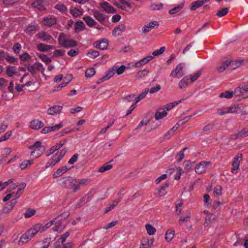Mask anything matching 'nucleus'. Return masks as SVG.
Wrapping results in <instances>:
<instances>
[{
	"mask_svg": "<svg viewBox=\"0 0 248 248\" xmlns=\"http://www.w3.org/2000/svg\"><path fill=\"white\" fill-rule=\"evenodd\" d=\"M70 168H68L66 166H63L61 168L57 170L55 172L53 175L54 178H58L60 176H62L64 173L66 172L68 170H70Z\"/></svg>",
	"mask_w": 248,
	"mask_h": 248,
	"instance_id": "nucleus-19",
	"label": "nucleus"
},
{
	"mask_svg": "<svg viewBox=\"0 0 248 248\" xmlns=\"http://www.w3.org/2000/svg\"><path fill=\"white\" fill-rule=\"evenodd\" d=\"M85 29V25L81 21H77L75 25V30L76 32L83 31Z\"/></svg>",
	"mask_w": 248,
	"mask_h": 248,
	"instance_id": "nucleus-36",
	"label": "nucleus"
},
{
	"mask_svg": "<svg viewBox=\"0 0 248 248\" xmlns=\"http://www.w3.org/2000/svg\"><path fill=\"white\" fill-rule=\"evenodd\" d=\"M161 108H159L155 113V120H158L165 117L167 114V112L166 110H164L161 112L160 110H161Z\"/></svg>",
	"mask_w": 248,
	"mask_h": 248,
	"instance_id": "nucleus-38",
	"label": "nucleus"
},
{
	"mask_svg": "<svg viewBox=\"0 0 248 248\" xmlns=\"http://www.w3.org/2000/svg\"><path fill=\"white\" fill-rule=\"evenodd\" d=\"M163 7V4L161 3H160L159 4H152L150 6L151 9L153 10H159L161 9Z\"/></svg>",
	"mask_w": 248,
	"mask_h": 248,
	"instance_id": "nucleus-61",
	"label": "nucleus"
},
{
	"mask_svg": "<svg viewBox=\"0 0 248 248\" xmlns=\"http://www.w3.org/2000/svg\"><path fill=\"white\" fill-rule=\"evenodd\" d=\"M69 236V233L68 232H66L61 236L60 238L58 239V242L63 244Z\"/></svg>",
	"mask_w": 248,
	"mask_h": 248,
	"instance_id": "nucleus-57",
	"label": "nucleus"
},
{
	"mask_svg": "<svg viewBox=\"0 0 248 248\" xmlns=\"http://www.w3.org/2000/svg\"><path fill=\"white\" fill-rule=\"evenodd\" d=\"M12 134V131H9L5 133L0 138V142L5 141L8 140Z\"/></svg>",
	"mask_w": 248,
	"mask_h": 248,
	"instance_id": "nucleus-63",
	"label": "nucleus"
},
{
	"mask_svg": "<svg viewBox=\"0 0 248 248\" xmlns=\"http://www.w3.org/2000/svg\"><path fill=\"white\" fill-rule=\"evenodd\" d=\"M158 24L156 21L151 22L145 25L142 28V31L143 33H147L150 31L155 27H158Z\"/></svg>",
	"mask_w": 248,
	"mask_h": 248,
	"instance_id": "nucleus-15",
	"label": "nucleus"
},
{
	"mask_svg": "<svg viewBox=\"0 0 248 248\" xmlns=\"http://www.w3.org/2000/svg\"><path fill=\"white\" fill-rule=\"evenodd\" d=\"M125 26L124 24H121L116 26L112 31V35L115 36H118L125 31Z\"/></svg>",
	"mask_w": 248,
	"mask_h": 248,
	"instance_id": "nucleus-18",
	"label": "nucleus"
},
{
	"mask_svg": "<svg viewBox=\"0 0 248 248\" xmlns=\"http://www.w3.org/2000/svg\"><path fill=\"white\" fill-rule=\"evenodd\" d=\"M91 13L93 17L98 21L101 24L104 25L107 18V16L101 13L100 11L93 9L91 10Z\"/></svg>",
	"mask_w": 248,
	"mask_h": 248,
	"instance_id": "nucleus-8",
	"label": "nucleus"
},
{
	"mask_svg": "<svg viewBox=\"0 0 248 248\" xmlns=\"http://www.w3.org/2000/svg\"><path fill=\"white\" fill-rule=\"evenodd\" d=\"M62 109V107L61 106H54L50 108L47 110V113L49 115H56L59 114Z\"/></svg>",
	"mask_w": 248,
	"mask_h": 248,
	"instance_id": "nucleus-21",
	"label": "nucleus"
},
{
	"mask_svg": "<svg viewBox=\"0 0 248 248\" xmlns=\"http://www.w3.org/2000/svg\"><path fill=\"white\" fill-rule=\"evenodd\" d=\"M222 187L220 185L216 186L214 188L213 195L215 197H218L222 194Z\"/></svg>",
	"mask_w": 248,
	"mask_h": 248,
	"instance_id": "nucleus-47",
	"label": "nucleus"
},
{
	"mask_svg": "<svg viewBox=\"0 0 248 248\" xmlns=\"http://www.w3.org/2000/svg\"><path fill=\"white\" fill-rule=\"evenodd\" d=\"M31 6L39 10H44L45 9V0H36L32 3Z\"/></svg>",
	"mask_w": 248,
	"mask_h": 248,
	"instance_id": "nucleus-22",
	"label": "nucleus"
},
{
	"mask_svg": "<svg viewBox=\"0 0 248 248\" xmlns=\"http://www.w3.org/2000/svg\"><path fill=\"white\" fill-rule=\"evenodd\" d=\"M185 67L184 63H180L177 65L175 69L172 70L170 76L174 78H180L185 75L184 69Z\"/></svg>",
	"mask_w": 248,
	"mask_h": 248,
	"instance_id": "nucleus-4",
	"label": "nucleus"
},
{
	"mask_svg": "<svg viewBox=\"0 0 248 248\" xmlns=\"http://www.w3.org/2000/svg\"><path fill=\"white\" fill-rule=\"evenodd\" d=\"M33 159L25 160L19 165V167L22 170H24L28 169V167L32 165L33 164Z\"/></svg>",
	"mask_w": 248,
	"mask_h": 248,
	"instance_id": "nucleus-32",
	"label": "nucleus"
},
{
	"mask_svg": "<svg viewBox=\"0 0 248 248\" xmlns=\"http://www.w3.org/2000/svg\"><path fill=\"white\" fill-rule=\"evenodd\" d=\"M209 0H202L194 1L192 3L190 9L192 11L195 10L196 9L207 2Z\"/></svg>",
	"mask_w": 248,
	"mask_h": 248,
	"instance_id": "nucleus-28",
	"label": "nucleus"
},
{
	"mask_svg": "<svg viewBox=\"0 0 248 248\" xmlns=\"http://www.w3.org/2000/svg\"><path fill=\"white\" fill-rule=\"evenodd\" d=\"M63 126L62 123H60L55 125L45 127L42 130V133H47L51 131H54L60 129Z\"/></svg>",
	"mask_w": 248,
	"mask_h": 248,
	"instance_id": "nucleus-14",
	"label": "nucleus"
},
{
	"mask_svg": "<svg viewBox=\"0 0 248 248\" xmlns=\"http://www.w3.org/2000/svg\"><path fill=\"white\" fill-rule=\"evenodd\" d=\"M99 52L96 50H90L88 52L87 55L91 58L94 59L99 55Z\"/></svg>",
	"mask_w": 248,
	"mask_h": 248,
	"instance_id": "nucleus-53",
	"label": "nucleus"
},
{
	"mask_svg": "<svg viewBox=\"0 0 248 248\" xmlns=\"http://www.w3.org/2000/svg\"><path fill=\"white\" fill-rule=\"evenodd\" d=\"M242 63V61H232L230 64V67L232 69H235L237 67H240Z\"/></svg>",
	"mask_w": 248,
	"mask_h": 248,
	"instance_id": "nucleus-60",
	"label": "nucleus"
},
{
	"mask_svg": "<svg viewBox=\"0 0 248 248\" xmlns=\"http://www.w3.org/2000/svg\"><path fill=\"white\" fill-rule=\"evenodd\" d=\"M99 7L108 14H114L116 12V10L107 1L100 3Z\"/></svg>",
	"mask_w": 248,
	"mask_h": 248,
	"instance_id": "nucleus-11",
	"label": "nucleus"
},
{
	"mask_svg": "<svg viewBox=\"0 0 248 248\" xmlns=\"http://www.w3.org/2000/svg\"><path fill=\"white\" fill-rule=\"evenodd\" d=\"M168 185V183H167L162 185L160 189L158 190V194L160 196H164L167 193V188Z\"/></svg>",
	"mask_w": 248,
	"mask_h": 248,
	"instance_id": "nucleus-45",
	"label": "nucleus"
},
{
	"mask_svg": "<svg viewBox=\"0 0 248 248\" xmlns=\"http://www.w3.org/2000/svg\"><path fill=\"white\" fill-rule=\"evenodd\" d=\"M95 74V69L94 68H91L87 69L85 72V76L87 78H92Z\"/></svg>",
	"mask_w": 248,
	"mask_h": 248,
	"instance_id": "nucleus-50",
	"label": "nucleus"
},
{
	"mask_svg": "<svg viewBox=\"0 0 248 248\" xmlns=\"http://www.w3.org/2000/svg\"><path fill=\"white\" fill-rule=\"evenodd\" d=\"M242 158V154H239L235 156L234 160L232 163V172L236 174L238 172V170L240 166V160Z\"/></svg>",
	"mask_w": 248,
	"mask_h": 248,
	"instance_id": "nucleus-9",
	"label": "nucleus"
},
{
	"mask_svg": "<svg viewBox=\"0 0 248 248\" xmlns=\"http://www.w3.org/2000/svg\"><path fill=\"white\" fill-rule=\"evenodd\" d=\"M41 224L37 223L33 226L27 232L32 238L38 232H41Z\"/></svg>",
	"mask_w": 248,
	"mask_h": 248,
	"instance_id": "nucleus-13",
	"label": "nucleus"
},
{
	"mask_svg": "<svg viewBox=\"0 0 248 248\" xmlns=\"http://www.w3.org/2000/svg\"><path fill=\"white\" fill-rule=\"evenodd\" d=\"M29 148L31 150V155L34 158L40 156L45 151V147L42 145L41 141H37L32 145L30 146Z\"/></svg>",
	"mask_w": 248,
	"mask_h": 248,
	"instance_id": "nucleus-1",
	"label": "nucleus"
},
{
	"mask_svg": "<svg viewBox=\"0 0 248 248\" xmlns=\"http://www.w3.org/2000/svg\"><path fill=\"white\" fill-rule=\"evenodd\" d=\"M153 243V239L144 238L141 240L140 248H151Z\"/></svg>",
	"mask_w": 248,
	"mask_h": 248,
	"instance_id": "nucleus-23",
	"label": "nucleus"
},
{
	"mask_svg": "<svg viewBox=\"0 0 248 248\" xmlns=\"http://www.w3.org/2000/svg\"><path fill=\"white\" fill-rule=\"evenodd\" d=\"M39 57L44 62H46V64H49L51 62V59L45 54H40Z\"/></svg>",
	"mask_w": 248,
	"mask_h": 248,
	"instance_id": "nucleus-55",
	"label": "nucleus"
},
{
	"mask_svg": "<svg viewBox=\"0 0 248 248\" xmlns=\"http://www.w3.org/2000/svg\"><path fill=\"white\" fill-rule=\"evenodd\" d=\"M232 63V61L227 59L221 62L217 66V69L219 73H222L224 72L230 64Z\"/></svg>",
	"mask_w": 248,
	"mask_h": 248,
	"instance_id": "nucleus-12",
	"label": "nucleus"
},
{
	"mask_svg": "<svg viewBox=\"0 0 248 248\" xmlns=\"http://www.w3.org/2000/svg\"><path fill=\"white\" fill-rule=\"evenodd\" d=\"M112 168V165L109 164V162L104 164L102 166L99 168L98 172H104L107 170H110Z\"/></svg>",
	"mask_w": 248,
	"mask_h": 248,
	"instance_id": "nucleus-42",
	"label": "nucleus"
},
{
	"mask_svg": "<svg viewBox=\"0 0 248 248\" xmlns=\"http://www.w3.org/2000/svg\"><path fill=\"white\" fill-rule=\"evenodd\" d=\"M83 20L87 25L90 27H93L97 25V22L91 17L89 16H84Z\"/></svg>",
	"mask_w": 248,
	"mask_h": 248,
	"instance_id": "nucleus-34",
	"label": "nucleus"
},
{
	"mask_svg": "<svg viewBox=\"0 0 248 248\" xmlns=\"http://www.w3.org/2000/svg\"><path fill=\"white\" fill-rule=\"evenodd\" d=\"M83 10L77 8L70 9V14L75 17H78L82 14Z\"/></svg>",
	"mask_w": 248,
	"mask_h": 248,
	"instance_id": "nucleus-41",
	"label": "nucleus"
},
{
	"mask_svg": "<svg viewBox=\"0 0 248 248\" xmlns=\"http://www.w3.org/2000/svg\"><path fill=\"white\" fill-rule=\"evenodd\" d=\"M60 160V158L58 157V154H56L48 161L46 165L45 168L47 169L50 167H53L59 163Z\"/></svg>",
	"mask_w": 248,
	"mask_h": 248,
	"instance_id": "nucleus-17",
	"label": "nucleus"
},
{
	"mask_svg": "<svg viewBox=\"0 0 248 248\" xmlns=\"http://www.w3.org/2000/svg\"><path fill=\"white\" fill-rule=\"evenodd\" d=\"M114 68V70L118 75L122 74L124 71L125 69V66L124 65H121L120 67L117 68L115 67Z\"/></svg>",
	"mask_w": 248,
	"mask_h": 248,
	"instance_id": "nucleus-64",
	"label": "nucleus"
},
{
	"mask_svg": "<svg viewBox=\"0 0 248 248\" xmlns=\"http://www.w3.org/2000/svg\"><path fill=\"white\" fill-rule=\"evenodd\" d=\"M228 11L229 10L228 8H223L221 10L218 11L217 15L219 17L223 16L228 13Z\"/></svg>",
	"mask_w": 248,
	"mask_h": 248,
	"instance_id": "nucleus-56",
	"label": "nucleus"
},
{
	"mask_svg": "<svg viewBox=\"0 0 248 248\" xmlns=\"http://www.w3.org/2000/svg\"><path fill=\"white\" fill-rule=\"evenodd\" d=\"M44 126L43 123L38 120H34L31 121L30 124V127L33 129L38 130Z\"/></svg>",
	"mask_w": 248,
	"mask_h": 248,
	"instance_id": "nucleus-20",
	"label": "nucleus"
},
{
	"mask_svg": "<svg viewBox=\"0 0 248 248\" xmlns=\"http://www.w3.org/2000/svg\"><path fill=\"white\" fill-rule=\"evenodd\" d=\"M53 48L54 46H53L46 45L43 43H40L37 46V49L42 52H46Z\"/></svg>",
	"mask_w": 248,
	"mask_h": 248,
	"instance_id": "nucleus-29",
	"label": "nucleus"
},
{
	"mask_svg": "<svg viewBox=\"0 0 248 248\" xmlns=\"http://www.w3.org/2000/svg\"><path fill=\"white\" fill-rule=\"evenodd\" d=\"M212 164L210 161H202L197 164L195 171L197 174H202L204 173L208 167Z\"/></svg>",
	"mask_w": 248,
	"mask_h": 248,
	"instance_id": "nucleus-5",
	"label": "nucleus"
},
{
	"mask_svg": "<svg viewBox=\"0 0 248 248\" xmlns=\"http://www.w3.org/2000/svg\"><path fill=\"white\" fill-rule=\"evenodd\" d=\"M149 92V89H146L141 94L137 97L135 96V104H137L141 99H143Z\"/></svg>",
	"mask_w": 248,
	"mask_h": 248,
	"instance_id": "nucleus-43",
	"label": "nucleus"
},
{
	"mask_svg": "<svg viewBox=\"0 0 248 248\" xmlns=\"http://www.w3.org/2000/svg\"><path fill=\"white\" fill-rule=\"evenodd\" d=\"M174 231L173 230H168L166 232L165 239L166 240L170 242V241L174 237Z\"/></svg>",
	"mask_w": 248,
	"mask_h": 248,
	"instance_id": "nucleus-46",
	"label": "nucleus"
},
{
	"mask_svg": "<svg viewBox=\"0 0 248 248\" xmlns=\"http://www.w3.org/2000/svg\"><path fill=\"white\" fill-rule=\"evenodd\" d=\"M145 229L148 234L150 235L154 234L156 231L155 228L149 224H147L145 225Z\"/></svg>",
	"mask_w": 248,
	"mask_h": 248,
	"instance_id": "nucleus-44",
	"label": "nucleus"
},
{
	"mask_svg": "<svg viewBox=\"0 0 248 248\" xmlns=\"http://www.w3.org/2000/svg\"><path fill=\"white\" fill-rule=\"evenodd\" d=\"M233 95V92L232 91H226L224 93H222L220 94V97L221 98H231L232 97Z\"/></svg>",
	"mask_w": 248,
	"mask_h": 248,
	"instance_id": "nucleus-48",
	"label": "nucleus"
},
{
	"mask_svg": "<svg viewBox=\"0 0 248 248\" xmlns=\"http://www.w3.org/2000/svg\"><path fill=\"white\" fill-rule=\"evenodd\" d=\"M16 67L15 66H8L6 70V74L9 77H12L16 73Z\"/></svg>",
	"mask_w": 248,
	"mask_h": 248,
	"instance_id": "nucleus-35",
	"label": "nucleus"
},
{
	"mask_svg": "<svg viewBox=\"0 0 248 248\" xmlns=\"http://www.w3.org/2000/svg\"><path fill=\"white\" fill-rule=\"evenodd\" d=\"M90 182L88 179H74L72 185L71 189L73 192H76L79 190L82 186H86Z\"/></svg>",
	"mask_w": 248,
	"mask_h": 248,
	"instance_id": "nucleus-3",
	"label": "nucleus"
},
{
	"mask_svg": "<svg viewBox=\"0 0 248 248\" xmlns=\"http://www.w3.org/2000/svg\"><path fill=\"white\" fill-rule=\"evenodd\" d=\"M17 201L16 199H12L10 202L7 203L3 207L2 212L3 214H9L13 210L14 206L17 203Z\"/></svg>",
	"mask_w": 248,
	"mask_h": 248,
	"instance_id": "nucleus-10",
	"label": "nucleus"
},
{
	"mask_svg": "<svg viewBox=\"0 0 248 248\" xmlns=\"http://www.w3.org/2000/svg\"><path fill=\"white\" fill-rule=\"evenodd\" d=\"M37 35L38 38L43 41H48L52 38L51 35L48 34L45 31H41L39 32L37 34Z\"/></svg>",
	"mask_w": 248,
	"mask_h": 248,
	"instance_id": "nucleus-24",
	"label": "nucleus"
},
{
	"mask_svg": "<svg viewBox=\"0 0 248 248\" xmlns=\"http://www.w3.org/2000/svg\"><path fill=\"white\" fill-rule=\"evenodd\" d=\"M240 92L244 97H248V82L239 88Z\"/></svg>",
	"mask_w": 248,
	"mask_h": 248,
	"instance_id": "nucleus-40",
	"label": "nucleus"
},
{
	"mask_svg": "<svg viewBox=\"0 0 248 248\" xmlns=\"http://www.w3.org/2000/svg\"><path fill=\"white\" fill-rule=\"evenodd\" d=\"M44 21L45 22L44 24L47 26H52L56 24L57 20L56 18L54 17H46L44 18Z\"/></svg>",
	"mask_w": 248,
	"mask_h": 248,
	"instance_id": "nucleus-33",
	"label": "nucleus"
},
{
	"mask_svg": "<svg viewBox=\"0 0 248 248\" xmlns=\"http://www.w3.org/2000/svg\"><path fill=\"white\" fill-rule=\"evenodd\" d=\"M148 73V71L146 69L139 71L136 75L137 78H140L145 76Z\"/></svg>",
	"mask_w": 248,
	"mask_h": 248,
	"instance_id": "nucleus-59",
	"label": "nucleus"
},
{
	"mask_svg": "<svg viewBox=\"0 0 248 248\" xmlns=\"http://www.w3.org/2000/svg\"><path fill=\"white\" fill-rule=\"evenodd\" d=\"M108 42L107 40L103 39L99 41H96L94 43L93 46L96 47L100 49L104 50L106 49L108 46Z\"/></svg>",
	"mask_w": 248,
	"mask_h": 248,
	"instance_id": "nucleus-16",
	"label": "nucleus"
},
{
	"mask_svg": "<svg viewBox=\"0 0 248 248\" xmlns=\"http://www.w3.org/2000/svg\"><path fill=\"white\" fill-rule=\"evenodd\" d=\"M190 216H191V214H190V212L187 211L186 216V217H180L179 221V223H180V222L181 221L188 222L190 220Z\"/></svg>",
	"mask_w": 248,
	"mask_h": 248,
	"instance_id": "nucleus-58",
	"label": "nucleus"
},
{
	"mask_svg": "<svg viewBox=\"0 0 248 248\" xmlns=\"http://www.w3.org/2000/svg\"><path fill=\"white\" fill-rule=\"evenodd\" d=\"M5 59H6V61L12 63H14L17 60L16 58H15L12 56L10 55L7 53H6V57L5 58Z\"/></svg>",
	"mask_w": 248,
	"mask_h": 248,
	"instance_id": "nucleus-62",
	"label": "nucleus"
},
{
	"mask_svg": "<svg viewBox=\"0 0 248 248\" xmlns=\"http://www.w3.org/2000/svg\"><path fill=\"white\" fill-rule=\"evenodd\" d=\"M183 5L181 4L176 7H175L174 8L170 9L169 11V13L170 15H173V14H176V13H178L183 8Z\"/></svg>",
	"mask_w": 248,
	"mask_h": 248,
	"instance_id": "nucleus-54",
	"label": "nucleus"
},
{
	"mask_svg": "<svg viewBox=\"0 0 248 248\" xmlns=\"http://www.w3.org/2000/svg\"><path fill=\"white\" fill-rule=\"evenodd\" d=\"M13 179H10L8 180L7 181L3 182L2 181L0 182V191L4 189L6 186L9 185L10 184L12 183L13 182Z\"/></svg>",
	"mask_w": 248,
	"mask_h": 248,
	"instance_id": "nucleus-49",
	"label": "nucleus"
},
{
	"mask_svg": "<svg viewBox=\"0 0 248 248\" xmlns=\"http://www.w3.org/2000/svg\"><path fill=\"white\" fill-rule=\"evenodd\" d=\"M62 215H60L58 217L53 219V225H54L53 227V231L60 233L64 229V227L62 224Z\"/></svg>",
	"mask_w": 248,
	"mask_h": 248,
	"instance_id": "nucleus-7",
	"label": "nucleus"
},
{
	"mask_svg": "<svg viewBox=\"0 0 248 248\" xmlns=\"http://www.w3.org/2000/svg\"><path fill=\"white\" fill-rule=\"evenodd\" d=\"M115 73L114 68L108 70L106 73V75L100 79L102 81H105L111 78Z\"/></svg>",
	"mask_w": 248,
	"mask_h": 248,
	"instance_id": "nucleus-37",
	"label": "nucleus"
},
{
	"mask_svg": "<svg viewBox=\"0 0 248 248\" xmlns=\"http://www.w3.org/2000/svg\"><path fill=\"white\" fill-rule=\"evenodd\" d=\"M72 79V76L69 75L68 76V79L66 78L64 79V81L61 83L58 87V88L62 89V88L66 86L70 81Z\"/></svg>",
	"mask_w": 248,
	"mask_h": 248,
	"instance_id": "nucleus-52",
	"label": "nucleus"
},
{
	"mask_svg": "<svg viewBox=\"0 0 248 248\" xmlns=\"http://www.w3.org/2000/svg\"><path fill=\"white\" fill-rule=\"evenodd\" d=\"M201 74L202 71L199 70L197 71L196 73H194L191 75H189L187 77L189 82L191 83H193L197 80V79L201 76Z\"/></svg>",
	"mask_w": 248,
	"mask_h": 248,
	"instance_id": "nucleus-30",
	"label": "nucleus"
},
{
	"mask_svg": "<svg viewBox=\"0 0 248 248\" xmlns=\"http://www.w3.org/2000/svg\"><path fill=\"white\" fill-rule=\"evenodd\" d=\"M154 59V57L152 56H147V57L142 59L140 61L136 63L135 66L137 67H139L141 65H145L147 63L150 61Z\"/></svg>",
	"mask_w": 248,
	"mask_h": 248,
	"instance_id": "nucleus-26",
	"label": "nucleus"
},
{
	"mask_svg": "<svg viewBox=\"0 0 248 248\" xmlns=\"http://www.w3.org/2000/svg\"><path fill=\"white\" fill-rule=\"evenodd\" d=\"M74 179L72 178H63L62 179V185L64 187L71 188L73 181Z\"/></svg>",
	"mask_w": 248,
	"mask_h": 248,
	"instance_id": "nucleus-27",
	"label": "nucleus"
},
{
	"mask_svg": "<svg viewBox=\"0 0 248 248\" xmlns=\"http://www.w3.org/2000/svg\"><path fill=\"white\" fill-rule=\"evenodd\" d=\"M182 100H179L176 101H174L173 102H171L169 104H166L164 106V107L163 108H161V109H164V110H166L167 112V111H169L170 109H171L172 108H173L174 107L180 104Z\"/></svg>",
	"mask_w": 248,
	"mask_h": 248,
	"instance_id": "nucleus-31",
	"label": "nucleus"
},
{
	"mask_svg": "<svg viewBox=\"0 0 248 248\" xmlns=\"http://www.w3.org/2000/svg\"><path fill=\"white\" fill-rule=\"evenodd\" d=\"M27 70L31 73L32 75L36 74L37 72L41 71L42 69L44 71V68L43 64L39 62H36L33 64H28L26 65Z\"/></svg>",
	"mask_w": 248,
	"mask_h": 248,
	"instance_id": "nucleus-6",
	"label": "nucleus"
},
{
	"mask_svg": "<svg viewBox=\"0 0 248 248\" xmlns=\"http://www.w3.org/2000/svg\"><path fill=\"white\" fill-rule=\"evenodd\" d=\"M188 81H189L187 77L183 78L179 82V88L181 89H186L188 85Z\"/></svg>",
	"mask_w": 248,
	"mask_h": 248,
	"instance_id": "nucleus-39",
	"label": "nucleus"
},
{
	"mask_svg": "<svg viewBox=\"0 0 248 248\" xmlns=\"http://www.w3.org/2000/svg\"><path fill=\"white\" fill-rule=\"evenodd\" d=\"M31 238L28 234L27 232L23 234L20 238L18 242V244L19 246H22L27 243Z\"/></svg>",
	"mask_w": 248,
	"mask_h": 248,
	"instance_id": "nucleus-25",
	"label": "nucleus"
},
{
	"mask_svg": "<svg viewBox=\"0 0 248 248\" xmlns=\"http://www.w3.org/2000/svg\"><path fill=\"white\" fill-rule=\"evenodd\" d=\"M58 42L61 46L65 48L74 47L77 45V43L75 41L67 39L66 35L63 33H61L59 35Z\"/></svg>",
	"mask_w": 248,
	"mask_h": 248,
	"instance_id": "nucleus-2",
	"label": "nucleus"
},
{
	"mask_svg": "<svg viewBox=\"0 0 248 248\" xmlns=\"http://www.w3.org/2000/svg\"><path fill=\"white\" fill-rule=\"evenodd\" d=\"M36 211L32 209H28L24 213V215L25 218H29L33 216Z\"/></svg>",
	"mask_w": 248,
	"mask_h": 248,
	"instance_id": "nucleus-51",
	"label": "nucleus"
}]
</instances>
